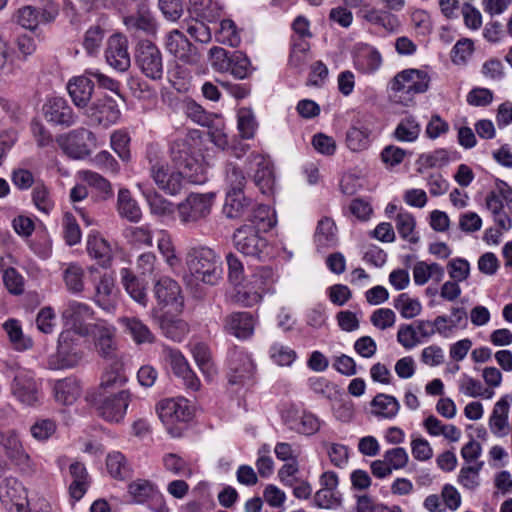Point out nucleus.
Returning <instances> with one entry per match:
<instances>
[{
	"mask_svg": "<svg viewBox=\"0 0 512 512\" xmlns=\"http://www.w3.org/2000/svg\"><path fill=\"white\" fill-rule=\"evenodd\" d=\"M169 155L175 169L183 173L189 182L199 184L206 181L201 155L195 147V139L191 134L172 140Z\"/></svg>",
	"mask_w": 512,
	"mask_h": 512,
	"instance_id": "nucleus-1",
	"label": "nucleus"
},
{
	"mask_svg": "<svg viewBox=\"0 0 512 512\" xmlns=\"http://www.w3.org/2000/svg\"><path fill=\"white\" fill-rule=\"evenodd\" d=\"M185 263L190 274L197 281L208 285H217L222 278L220 257L207 246L189 248Z\"/></svg>",
	"mask_w": 512,
	"mask_h": 512,
	"instance_id": "nucleus-2",
	"label": "nucleus"
},
{
	"mask_svg": "<svg viewBox=\"0 0 512 512\" xmlns=\"http://www.w3.org/2000/svg\"><path fill=\"white\" fill-rule=\"evenodd\" d=\"M430 77L428 73L420 69H405L397 73L390 82L395 102L407 105L416 94L428 90Z\"/></svg>",
	"mask_w": 512,
	"mask_h": 512,
	"instance_id": "nucleus-3",
	"label": "nucleus"
},
{
	"mask_svg": "<svg viewBox=\"0 0 512 512\" xmlns=\"http://www.w3.org/2000/svg\"><path fill=\"white\" fill-rule=\"evenodd\" d=\"M80 337L71 330L61 332L57 351L48 357L47 367L51 370H62L78 366L84 357Z\"/></svg>",
	"mask_w": 512,
	"mask_h": 512,
	"instance_id": "nucleus-4",
	"label": "nucleus"
},
{
	"mask_svg": "<svg viewBox=\"0 0 512 512\" xmlns=\"http://www.w3.org/2000/svg\"><path fill=\"white\" fill-rule=\"evenodd\" d=\"M11 395L22 405L36 407L41 404V383L32 371L18 368L10 383Z\"/></svg>",
	"mask_w": 512,
	"mask_h": 512,
	"instance_id": "nucleus-5",
	"label": "nucleus"
},
{
	"mask_svg": "<svg viewBox=\"0 0 512 512\" xmlns=\"http://www.w3.org/2000/svg\"><path fill=\"white\" fill-rule=\"evenodd\" d=\"M215 198L214 193H191L185 201L177 206L178 217L184 225L194 226L205 219L211 212Z\"/></svg>",
	"mask_w": 512,
	"mask_h": 512,
	"instance_id": "nucleus-6",
	"label": "nucleus"
},
{
	"mask_svg": "<svg viewBox=\"0 0 512 512\" xmlns=\"http://www.w3.org/2000/svg\"><path fill=\"white\" fill-rule=\"evenodd\" d=\"M135 62L147 78L152 80H159L162 78V53L152 41L144 39L138 42L135 49Z\"/></svg>",
	"mask_w": 512,
	"mask_h": 512,
	"instance_id": "nucleus-7",
	"label": "nucleus"
},
{
	"mask_svg": "<svg viewBox=\"0 0 512 512\" xmlns=\"http://www.w3.org/2000/svg\"><path fill=\"white\" fill-rule=\"evenodd\" d=\"M84 114L89 118L91 124L106 128L115 124L121 115L116 100L107 94L96 96L95 100L84 110Z\"/></svg>",
	"mask_w": 512,
	"mask_h": 512,
	"instance_id": "nucleus-8",
	"label": "nucleus"
},
{
	"mask_svg": "<svg viewBox=\"0 0 512 512\" xmlns=\"http://www.w3.org/2000/svg\"><path fill=\"white\" fill-rule=\"evenodd\" d=\"M93 310L86 304L71 301L62 312V318L66 325L70 326L72 332L78 336H88L98 323L92 324Z\"/></svg>",
	"mask_w": 512,
	"mask_h": 512,
	"instance_id": "nucleus-9",
	"label": "nucleus"
},
{
	"mask_svg": "<svg viewBox=\"0 0 512 512\" xmlns=\"http://www.w3.org/2000/svg\"><path fill=\"white\" fill-rule=\"evenodd\" d=\"M128 492L138 504L147 503L155 512H169L163 495L155 484L149 480L137 479L128 485Z\"/></svg>",
	"mask_w": 512,
	"mask_h": 512,
	"instance_id": "nucleus-10",
	"label": "nucleus"
},
{
	"mask_svg": "<svg viewBox=\"0 0 512 512\" xmlns=\"http://www.w3.org/2000/svg\"><path fill=\"white\" fill-rule=\"evenodd\" d=\"M165 47L171 55L185 64L195 65L201 60V54L197 47L177 29L166 35Z\"/></svg>",
	"mask_w": 512,
	"mask_h": 512,
	"instance_id": "nucleus-11",
	"label": "nucleus"
},
{
	"mask_svg": "<svg viewBox=\"0 0 512 512\" xmlns=\"http://www.w3.org/2000/svg\"><path fill=\"white\" fill-rule=\"evenodd\" d=\"M233 242L236 249L246 256L259 258L267 246V241L259 235L255 227L243 225L235 230Z\"/></svg>",
	"mask_w": 512,
	"mask_h": 512,
	"instance_id": "nucleus-12",
	"label": "nucleus"
},
{
	"mask_svg": "<svg viewBox=\"0 0 512 512\" xmlns=\"http://www.w3.org/2000/svg\"><path fill=\"white\" fill-rule=\"evenodd\" d=\"M255 365L251 357L242 350L229 353L228 381L231 385H244L254 377Z\"/></svg>",
	"mask_w": 512,
	"mask_h": 512,
	"instance_id": "nucleus-13",
	"label": "nucleus"
},
{
	"mask_svg": "<svg viewBox=\"0 0 512 512\" xmlns=\"http://www.w3.org/2000/svg\"><path fill=\"white\" fill-rule=\"evenodd\" d=\"M123 23L134 37H150L157 33V22L145 4H140L136 12L125 16Z\"/></svg>",
	"mask_w": 512,
	"mask_h": 512,
	"instance_id": "nucleus-14",
	"label": "nucleus"
},
{
	"mask_svg": "<svg viewBox=\"0 0 512 512\" xmlns=\"http://www.w3.org/2000/svg\"><path fill=\"white\" fill-rule=\"evenodd\" d=\"M92 139H94V134L91 131L80 128L69 132L67 135L57 137L56 141L68 156L81 159L90 154L86 140Z\"/></svg>",
	"mask_w": 512,
	"mask_h": 512,
	"instance_id": "nucleus-15",
	"label": "nucleus"
},
{
	"mask_svg": "<svg viewBox=\"0 0 512 512\" xmlns=\"http://www.w3.org/2000/svg\"><path fill=\"white\" fill-rule=\"evenodd\" d=\"M107 63L114 69L124 72L131 65V58L128 52V40L122 34H113L107 41L105 50Z\"/></svg>",
	"mask_w": 512,
	"mask_h": 512,
	"instance_id": "nucleus-16",
	"label": "nucleus"
},
{
	"mask_svg": "<svg viewBox=\"0 0 512 512\" xmlns=\"http://www.w3.org/2000/svg\"><path fill=\"white\" fill-rule=\"evenodd\" d=\"M131 394L128 390L105 397L97 407L99 415L109 422H120L126 414Z\"/></svg>",
	"mask_w": 512,
	"mask_h": 512,
	"instance_id": "nucleus-17",
	"label": "nucleus"
},
{
	"mask_svg": "<svg viewBox=\"0 0 512 512\" xmlns=\"http://www.w3.org/2000/svg\"><path fill=\"white\" fill-rule=\"evenodd\" d=\"M512 405V395H503L495 404L489 417L488 425L491 433L496 437H505L510 432L508 415Z\"/></svg>",
	"mask_w": 512,
	"mask_h": 512,
	"instance_id": "nucleus-18",
	"label": "nucleus"
},
{
	"mask_svg": "<svg viewBox=\"0 0 512 512\" xmlns=\"http://www.w3.org/2000/svg\"><path fill=\"white\" fill-rule=\"evenodd\" d=\"M255 324L256 319L250 312H233L223 321L225 332L241 340L253 335Z\"/></svg>",
	"mask_w": 512,
	"mask_h": 512,
	"instance_id": "nucleus-19",
	"label": "nucleus"
},
{
	"mask_svg": "<svg viewBox=\"0 0 512 512\" xmlns=\"http://www.w3.org/2000/svg\"><path fill=\"white\" fill-rule=\"evenodd\" d=\"M46 120L55 125L70 127L76 122V115L68 102L61 97L50 99L43 106Z\"/></svg>",
	"mask_w": 512,
	"mask_h": 512,
	"instance_id": "nucleus-20",
	"label": "nucleus"
},
{
	"mask_svg": "<svg viewBox=\"0 0 512 512\" xmlns=\"http://www.w3.org/2000/svg\"><path fill=\"white\" fill-rule=\"evenodd\" d=\"M151 176L156 185L170 195L180 193L185 178L180 171L169 172L165 165L159 163L151 166Z\"/></svg>",
	"mask_w": 512,
	"mask_h": 512,
	"instance_id": "nucleus-21",
	"label": "nucleus"
},
{
	"mask_svg": "<svg viewBox=\"0 0 512 512\" xmlns=\"http://www.w3.org/2000/svg\"><path fill=\"white\" fill-rule=\"evenodd\" d=\"M167 361L175 376L182 379L186 388L197 391L200 388V380L191 370L187 360L178 350L170 349L167 352Z\"/></svg>",
	"mask_w": 512,
	"mask_h": 512,
	"instance_id": "nucleus-22",
	"label": "nucleus"
},
{
	"mask_svg": "<svg viewBox=\"0 0 512 512\" xmlns=\"http://www.w3.org/2000/svg\"><path fill=\"white\" fill-rule=\"evenodd\" d=\"M154 295L158 304L162 307L181 306V288L179 284L170 277H161L154 284Z\"/></svg>",
	"mask_w": 512,
	"mask_h": 512,
	"instance_id": "nucleus-23",
	"label": "nucleus"
},
{
	"mask_svg": "<svg viewBox=\"0 0 512 512\" xmlns=\"http://www.w3.org/2000/svg\"><path fill=\"white\" fill-rule=\"evenodd\" d=\"M157 413L165 424L186 422L191 418V411L184 401L164 399L157 405Z\"/></svg>",
	"mask_w": 512,
	"mask_h": 512,
	"instance_id": "nucleus-24",
	"label": "nucleus"
},
{
	"mask_svg": "<svg viewBox=\"0 0 512 512\" xmlns=\"http://www.w3.org/2000/svg\"><path fill=\"white\" fill-rule=\"evenodd\" d=\"M67 90L73 103L79 108L86 109L90 105L94 83L85 75L74 77L68 82Z\"/></svg>",
	"mask_w": 512,
	"mask_h": 512,
	"instance_id": "nucleus-25",
	"label": "nucleus"
},
{
	"mask_svg": "<svg viewBox=\"0 0 512 512\" xmlns=\"http://www.w3.org/2000/svg\"><path fill=\"white\" fill-rule=\"evenodd\" d=\"M94 337L95 348L98 354L107 359L115 356L116 344L114 340V328L98 323L90 333Z\"/></svg>",
	"mask_w": 512,
	"mask_h": 512,
	"instance_id": "nucleus-26",
	"label": "nucleus"
},
{
	"mask_svg": "<svg viewBox=\"0 0 512 512\" xmlns=\"http://www.w3.org/2000/svg\"><path fill=\"white\" fill-rule=\"evenodd\" d=\"M72 482L69 486V494L75 501H79L87 492L90 484L89 475L83 463L74 462L69 466Z\"/></svg>",
	"mask_w": 512,
	"mask_h": 512,
	"instance_id": "nucleus-27",
	"label": "nucleus"
},
{
	"mask_svg": "<svg viewBox=\"0 0 512 512\" xmlns=\"http://www.w3.org/2000/svg\"><path fill=\"white\" fill-rule=\"evenodd\" d=\"M88 254L97 260L102 266L109 265L112 260V249L110 244L99 233L93 232L87 238Z\"/></svg>",
	"mask_w": 512,
	"mask_h": 512,
	"instance_id": "nucleus-28",
	"label": "nucleus"
},
{
	"mask_svg": "<svg viewBox=\"0 0 512 512\" xmlns=\"http://www.w3.org/2000/svg\"><path fill=\"white\" fill-rule=\"evenodd\" d=\"M252 199L244 193H226L223 213L230 219L245 217L252 207Z\"/></svg>",
	"mask_w": 512,
	"mask_h": 512,
	"instance_id": "nucleus-29",
	"label": "nucleus"
},
{
	"mask_svg": "<svg viewBox=\"0 0 512 512\" xmlns=\"http://www.w3.org/2000/svg\"><path fill=\"white\" fill-rule=\"evenodd\" d=\"M53 391L56 401L63 405L73 404L81 394L78 381L72 377L56 381Z\"/></svg>",
	"mask_w": 512,
	"mask_h": 512,
	"instance_id": "nucleus-30",
	"label": "nucleus"
},
{
	"mask_svg": "<svg viewBox=\"0 0 512 512\" xmlns=\"http://www.w3.org/2000/svg\"><path fill=\"white\" fill-rule=\"evenodd\" d=\"M245 219L249 221L251 226L259 232L260 230L267 231L271 229L275 224L276 220L270 207L264 204L252 203L251 210L245 216Z\"/></svg>",
	"mask_w": 512,
	"mask_h": 512,
	"instance_id": "nucleus-31",
	"label": "nucleus"
},
{
	"mask_svg": "<svg viewBox=\"0 0 512 512\" xmlns=\"http://www.w3.org/2000/svg\"><path fill=\"white\" fill-rule=\"evenodd\" d=\"M117 211L122 218L134 223L138 222L142 217L139 205L132 198L127 188H121L118 192Z\"/></svg>",
	"mask_w": 512,
	"mask_h": 512,
	"instance_id": "nucleus-32",
	"label": "nucleus"
},
{
	"mask_svg": "<svg viewBox=\"0 0 512 512\" xmlns=\"http://www.w3.org/2000/svg\"><path fill=\"white\" fill-rule=\"evenodd\" d=\"M372 413L377 417L386 419L394 418L399 409V401L391 395L379 393L371 401Z\"/></svg>",
	"mask_w": 512,
	"mask_h": 512,
	"instance_id": "nucleus-33",
	"label": "nucleus"
},
{
	"mask_svg": "<svg viewBox=\"0 0 512 512\" xmlns=\"http://www.w3.org/2000/svg\"><path fill=\"white\" fill-rule=\"evenodd\" d=\"M94 300L102 309L109 311L113 308L114 278L110 274H103L95 287Z\"/></svg>",
	"mask_w": 512,
	"mask_h": 512,
	"instance_id": "nucleus-34",
	"label": "nucleus"
},
{
	"mask_svg": "<svg viewBox=\"0 0 512 512\" xmlns=\"http://www.w3.org/2000/svg\"><path fill=\"white\" fill-rule=\"evenodd\" d=\"M121 282L127 293L139 304L146 306L148 298L145 288L129 268L120 270Z\"/></svg>",
	"mask_w": 512,
	"mask_h": 512,
	"instance_id": "nucleus-35",
	"label": "nucleus"
},
{
	"mask_svg": "<svg viewBox=\"0 0 512 512\" xmlns=\"http://www.w3.org/2000/svg\"><path fill=\"white\" fill-rule=\"evenodd\" d=\"M3 329L8 335L9 341L17 351H25L32 347V340L25 337L21 325L16 319H9L3 324Z\"/></svg>",
	"mask_w": 512,
	"mask_h": 512,
	"instance_id": "nucleus-36",
	"label": "nucleus"
},
{
	"mask_svg": "<svg viewBox=\"0 0 512 512\" xmlns=\"http://www.w3.org/2000/svg\"><path fill=\"white\" fill-rule=\"evenodd\" d=\"M336 225L331 218L325 217L318 222L315 242L319 247H331L337 241Z\"/></svg>",
	"mask_w": 512,
	"mask_h": 512,
	"instance_id": "nucleus-37",
	"label": "nucleus"
},
{
	"mask_svg": "<svg viewBox=\"0 0 512 512\" xmlns=\"http://www.w3.org/2000/svg\"><path fill=\"white\" fill-rule=\"evenodd\" d=\"M162 463L165 470L173 475L190 478L193 474L189 462L176 453L165 454L162 458Z\"/></svg>",
	"mask_w": 512,
	"mask_h": 512,
	"instance_id": "nucleus-38",
	"label": "nucleus"
},
{
	"mask_svg": "<svg viewBox=\"0 0 512 512\" xmlns=\"http://www.w3.org/2000/svg\"><path fill=\"white\" fill-rule=\"evenodd\" d=\"M126 382L127 376L124 373L122 365L118 362H115L102 375L100 388L108 391L109 389L120 388Z\"/></svg>",
	"mask_w": 512,
	"mask_h": 512,
	"instance_id": "nucleus-39",
	"label": "nucleus"
},
{
	"mask_svg": "<svg viewBox=\"0 0 512 512\" xmlns=\"http://www.w3.org/2000/svg\"><path fill=\"white\" fill-rule=\"evenodd\" d=\"M63 280L67 289L72 293H80L84 289V270L76 264L71 263L63 271Z\"/></svg>",
	"mask_w": 512,
	"mask_h": 512,
	"instance_id": "nucleus-40",
	"label": "nucleus"
},
{
	"mask_svg": "<svg viewBox=\"0 0 512 512\" xmlns=\"http://www.w3.org/2000/svg\"><path fill=\"white\" fill-rule=\"evenodd\" d=\"M257 166L254 183L263 194L270 193L275 183L273 169L265 160H261Z\"/></svg>",
	"mask_w": 512,
	"mask_h": 512,
	"instance_id": "nucleus-41",
	"label": "nucleus"
},
{
	"mask_svg": "<svg viewBox=\"0 0 512 512\" xmlns=\"http://www.w3.org/2000/svg\"><path fill=\"white\" fill-rule=\"evenodd\" d=\"M285 423L289 426L290 429L304 435H313L320 428L319 419L312 413H303L299 421L290 420L288 417H286Z\"/></svg>",
	"mask_w": 512,
	"mask_h": 512,
	"instance_id": "nucleus-42",
	"label": "nucleus"
},
{
	"mask_svg": "<svg viewBox=\"0 0 512 512\" xmlns=\"http://www.w3.org/2000/svg\"><path fill=\"white\" fill-rule=\"evenodd\" d=\"M370 131L366 127L351 126L346 133V144L351 151H362L369 146Z\"/></svg>",
	"mask_w": 512,
	"mask_h": 512,
	"instance_id": "nucleus-43",
	"label": "nucleus"
},
{
	"mask_svg": "<svg viewBox=\"0 0 512 512\" xmlns=\"http://www.w3.org/2000/svg\"><path fill=\"white\" fill-rule=\"evenodd\" d=\"M126 330L137 344L153 343L154 336L149 328L136 318H125L123 320Z\"/></svg>",
	"mask_w": 512,
	"mask_h": 512,
	"instance_id": "nucleus-44",
	"label": "nucleus"
},
{
	"mask_svg": "<svg viewBox=\"0 0 512 512\" xmlns=\"http://www.w3.org/2000/svg\"><path fill=\"white\" fill-rule=\"evenodd\" d=\"M23 487L15 478H5L0 485V500L3 503H12L19 506L18 501L22 498Z\"/></svg>",
	"mask_w": 512,
	"mask_h": 512,
	"instance_id": "nucleus-45",
	"label": "nucleus"
},
{
	"mask_svg": "<svg viewBox=\"0 0 512 512\" xmlns=\"http://www.w3.org/2000/svg\"><path fill=\"white\" fill-rule=\"evenodd\" d=\"M474 42L470 38L459 39L452 49V62L458 66H466L474 53Z\"/></svg>",
	"mask_w": 512,
	"mask_h": 512,
	"instance_id": "nucleus-46",
	"label": "nucleus"
},
{
	"mask_svg": "<svg viewBox=\"0 0 512 512\" xmlns=\"http://www.w3.org/2000/svg\"><path fill=\"white\" fill-rule=\"evenodd\" d=\"M191 351L200 370L207 376H212L215 373V368L209 347L204 343H196Z\"/></svg>",
	"mask_w": 512,
	"mask_h": 512,
	"instance_id": "nucleus-47",
	"label": "nucleus"
},
{
	"mask_svg": "<svg viewBox=\"0 0 512 512\" xmlns=\"http://www.w3.org/2000/svg\"><path fill=\"white\" fill-rule=\"evenodd\" d=\"M161 330L167 338L175 342H181L187 335L189 328L188 324L181 319H163Z\"/></svg>",
	"mask_w": 512,
	"mask_h": 512,
	"instance_id": "nucleus-48",
	"label": "nucleus"
},
{
	"mask_svg": "<svg viewBox=\"0 0 512 512\" xmlns=\"http://www.w3.org/2000/svg\"><path fill=\"white\" fill-rule=\"evenodd\" d=\"M32 200L38 210L48 214L54 204L48 187L42 180H37L32 191Z\"/></svg>",
	"mask_w": 512,
	"mask_h": 512,
	"instance_id": "nucleus-49",
	"label": "nucleus"
},
{
	"mask_svg": "<svg viewBox=\"0 0 512 512\" xmlns=\"http://www.w3.org/2000/svg\"><path fill=\"white\" fill-rule=\"evenodd\" d=\"M146 201L150 207L151 213L159 216H165L173 213V203L166 200L162 195L155 191L147 190L144 192Z\"/></svg>",
	"mask_w": 512,
	"mask_h": 512,
	"instance_id": "nucleus-50",
	"label": "nucleus"
},
{
	"mask_svg": "<svg viewBox=\"0 0 512 512\" xmlns=\"http://www.w3.org/2000/svg\"><path fill=\"white\" fill-rule=\"evenodd\" d=\"M420 126L411 116L403 118L397 125L394 136L399 141L411 142L417 139Z\"/></svg>",
	"mask_w": 512,
	"mask_h": 512,
	"instance_id": "nucleus-51",
	"label": "nucleus"
},
{
	"mask_svg": "<svg viewBox=\"0 0 512 512\" xmlns=\"http://www.w3.org/2000/svg\"><path fill=\"white\" fill-rule=\"evenodd\" d=\"M394 307L399 310L401 316L406 319L416 317L421 312V304L417 299H412L407 293L400 294L394 300Z\"/></svg>",
	"mask_w": 512,
	"mask_h": 512,
	"instance_id": "nucleus-52",
	"label": "nucleus"
},
{
	"mask_svg": "<svg viewBox=\"0 0 512 512\" xmlns=\"http://www.w3.org/2000/svg\"><path fill=\"white\" fill-rule=\"evenodd\" d=\"M229 70L231 74L238 78L244 79L251 72V63L248 57L241 51H232L229 62Z\"/></svg>",
	"mask_w": 512,
	"mask_h": 512,
	"instance_id": "nucleus-53",
	"label": "nucleus"
},
{
	"mask_svg": "<svg viewBox=\"0 0 512 512\" xmlns=\"http://www.w3.org/2000/svg\"><path fill=\"white\" fill-rule=\"evenodd\" d=\"M217 40L231 47L239 46L241 37L235 23L232 20L224 19L221 21L220 29L217 34Z\"/></svg>",
	"mask_w": 512,
	"mask_h": 512,
	"instance_id": "nucleus-54",
	"label": "nucleus"
},
{
	"mask_svg": "<svg viewBox=\"0 0 512 512\" xmlns=\"http://www.w3.org/2000/svg\"><path fill=\"white\" fill-rule=\"evenodd\" d=\"M257 128V122L251 109L241 108L238 111V129L244 139L254 137Z\"/></svg>",
	"mask_w": 512,
	"mask_h": 512,
	"instance_id": "nucleus-55",
	"label": "nucleus"
},
{
	"mask_svg": "<svg viewBox=\"0 0 512 512\" xmlns=\"http://www.w3.org/2000/svg\"><path fill=\"white\" fill-rule=\"evenodd\" d=\"M106 466L109 474L116 479H124L129 475V468L124 455L114 452L107 456Z\"/></svg>",
	"mask_w": 512,
	"mask_h": 512,
	"instance_id": "nucleus-56",
	"label": "nucleus"
},
{
	"mask_svg": "<svg viewBox=\"0 0 512 512\" xmlns=\"http://www.w3.org/2000/svg\"><path fill=\"white\" fill-rule=\"evenodd\" d=\"M227 193H243L246 184V177L241 169L229 164L226 168Z\"/></svg>",
	"mask_w": 512,
	"mask_h": 512,
	"instance_id": "nucleus-57",
	"label": "nucleus"
},
{
	"mask_svg": "<svg viewBox=\"0 0 512 512\" xmlns=\"http://www.w3.org/2000/svg\"><path fill=\"white\" fill-rule=\"evenodd\" d=\"M396 228L403 239L411 243H417L419 238L412 235L415 228V220L411 214L399 213L396 218Z\"/></svg>",
	"mask_w": 512,
	"mask_h": 512,
	"instance_id": "nucleus-58",
	"label": "nucleus"
},
{
	"mask_svg": "<svg viewBox=\"0 0 512 512\" xmlns=\"http://www.w3.org/2000/svg\"><path fill=\"white\" fill-rule=\"evenodd\" d=\"M493 98L492 90L484 87H474L468 92L466 101L474 107H486L492 103Z\"/></svg>",
	"mask_w": 512,
	"mask_h": 512,
	"instance_id": "nucleus-59",
	"label": "nucleus"
},
{
	"mask_svg": "<svg viewBox=\"0 0 512 512\" xmlns=\"http://www.w3.org/2000/svg\"><path fill=\"white\" fill-rule=\"evenodd\" d=\"M3 282L7 290L13 295H21L24 292V279L13 267L4 271Z\"/></svg>",
	"mask_w": 512,
	"mask_h": 512,
	"instance_id": "nucleus-60",
	"label": "nucleus"
},
{
	"mask_svg": "<svg viewBox=\"0 0 512 512\" xmlns=\"http://www.w3.org/2000/svg\"><path fill=\"white\" fill-rule=\"evenodd\" d=\"M86 181L97 189L101 194L102 200H107L113 197V189L110 182L96 172L88 171L85 176Z\"/></svg>",
	"mask_w": 512,
	"mask_h": 512,
	"instance_id": "nucleus-61",
	"label": "nucleus"
},
{
	"mask_svg": "<svg viewBox=\"0 0 512 512\" xmlns=\"http://www.w3.org/2000/svg\"><path fill=\"white\" fill-rule=\"evenodd\" d=\"M30 130L39 148L52 145L54 141L53 136L40 120L36 118L32 119Z\"/></svg>",
	"mask_w": 512,
	"mask_h": 512,
	"instance_id": "nucleus-62",
	"label": "nucleus"
},
{
	"mask_svg": "<svg viewBox=\"0 0 512 512\" xmlns=\"http://www.w3.org/2000/svg\"><path fill=\"white\" fill-rule=\"evenodd\" d=\"M129 142L130 137L127 133L122 131H115L111 135V146L113 150L117 153V155L123 161H129L131 158L130 150H129Z\"/></svg>",
	"mask_w": 512,
	"mask_h": 512,
	"instance_id": "nucleus-63",
	"label": "nucleus"
},
{
	"mask_svg": "<svg viewBox=\"0 0 512 512\" xmlns=\"http://www.w3.org/2000/svg\"><path fill=\"white\" fill-rule=\"evenodd\" d=\"M56 423L51 419H39L30 428L31 435L38 441L49 439L56 432Z\"/></svg>",
	"mask_w": 512,
	"mask_h": 512,
	"instance_id": "nucleus-64",
	"label": "nucleus"
}]
</instances>
